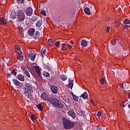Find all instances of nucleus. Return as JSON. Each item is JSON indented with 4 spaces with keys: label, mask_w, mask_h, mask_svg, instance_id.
<instances>
[{
    "label": "nucleus",
    "mask_w": 130,
    "mask_h": 130,
    "mask_svg": "<svg viewBox=\"0 0 130 130\" xmlns=\"http://www.w3.org/2000/svg\"><path fill=\"white\" fill-rule=\"evenodd\" d=\"M105 20L106 22H108V21H110V18L106 17Z\"/></svg>",
    "instance_id": "42"
},
{
    "label": "nucleus",
    "mask_w": 130,
    "mask_h": 130,
    "mask_svg": "<svg viewBox=\"0 0 130 130\" xmlns=\"http://www.w3.org/2000/svg\"><path fill=\"white\" fill-rule=\"evenodd\" d=\"M81 45L83 46V47H86L87 46V41L85 40H83L81 41Z\"/></svg>",
    "instance_id": "20"
},
{
    "label": "nucleus",
    "mask_w": 130,
    "mask_h": 130,
    "mask_svg": "<svg viewBox=\"0 0 130 130\" xmlns=\"http://www.w3.org/2000/svg\"><path fill=\"white\" fill-rule=\"evenodd\" d=\"M124 24H126V25H128L130 23V21L129 20L127 19H125L124 21L123 22Z\"/></svg>",
    "instance_id": "28"
},
{
    "label": "nucleus",
    "mask_w": 130,
    "mask_h": 130,
    "mask_svg": "<svg viewBox=\"0 0 130 130\" xmlns=\"http://www.w3.org/2000/svg\"><path fill=\"white\" fill-rule=\"evenodd\" d=\"M37 20H38V17L37 16H32L31 18V21L32 22H36Z\"/></svg>",
    "instance_id": "26"
},
{
    "label": "nucleus",
    "mask_w": 130,
    "mask_h": 130,
    "mask_svg": "<svg viewBox=\"0 0 130 130\" xmlns=\"http://www.w3.org/2000/svg\"><path fill=\"white\" fill-rule=\"evenodd\" d=\"M14 48L15 52H16L17 54L22 53V51H21V48H20V47L18 46H15Z\"/></svg>",
    "instance_id": "11"
},
{
    "label": "nucleus",
    "mask_w": 130,
    "mask_h": 130,
    "mask_svg": "<svg viewBox=\"0 0 130 130\" xmlns=\"http://www.w3.org/2000/svg\"><path fill=\"white\" fill-rule=\"evenodd\" d=\"M115 24V25H118V26H119L120 25H121V22H120V21H116Z\"/></svg>",
    "instance_id": "34"
},
{
    "label": "nucleus",
    "mask_w": 130,
    "mask_h": 130,
    "mask_svg": "<svg viewBox=\"0 0 130 130\" xmlns=\"http://www.w3.org/2000/svg\"><path fill=\"white\" fill-rule=\"evenodd\" d=\"M23 94L25 96H29L30 94H32L33 92V86L31 83H27L25 82V86L23 88Z\"/></svg>",
    "instance_id": "2"
},
{
    "label": "nucleus",
    "mask_w": 130,
    "mask_h": 130,
    "mask_svg": "<svg viewBox=\"0 0 130 130\" xmlns=\"http://www.w3.org/2000/svg\"><path fill=\"white\" fill-rule=\"evenodd\" d=\"M102 114V113H101V112L99 111V112H98V114H97V116H98V117H99V118L101 117Z\"/></svg>",
    "instance_id": "35"
},
{
    "label": "nucleus",
    "mask_w": 130,
    "mask_h": 130,
    "mask_svg": "<svg viewBox=\"0 0 130 130\" xmlns=\"http://www.w3.org/2000/svg\"><path fill=\"white\" fill-rule=\"evenodd\" d=\"M16 17H17V15H16V13H15V12H13L11 13L10 18L11 19H12V20H15Z\"/></svg>",
    "instance_id": "17"
},
{
    "label": "nucleus",
    "mask_w": 130,
    "mask_h": 130,
    "mask_svg": "<svg viewBox=\"0 0 130 130\" xmlns=\"http://www.w3.org/2000/svg\"><path fill=\"white\" fill-rule=\"evenodd\" d=\"M51 91L53 94H57L58 92V88L55 85H52L50 86Z\"/></svg>",
    "instance_id": "5"
},
{
    "label": "nucleus",
    "mask_w": 130,
    "mask_h": 130,
    "mask_svg": "<svg viewBox=\"0 0 130 130\" xmlns=\"http://www.w3.org/2000/svg\"><path fill=\"white\" fill-rule=\"evenodd\" d=\"M45 53H46V49H44L43 51L41 52V56L43 57V54H45Z\"/></svg>",
    "instance_id": "32"
},
{
    "label": "nucleus",
    "mask_w": 130,
    "mask_h": 130,
    "mask_svg": "<svg viewBox=\"0 0 130 130\" xmlns=\"http://www.w3.org/2000/svg\"><path fill=\"white\" fill-rule=\"evenodd\" d=\"M8 23V20L5 18L2 17L0 18V24L1 25H6Z\"/></svg>",
    "instance_id": "10"
},
{
    "label": "nucleus",
    "mask_w": 130,
    "mask_h": 130,
    "mask_svg": "<svg viewBox=\"0 0 130 130\" xmlns=\"http://www.w3.org/2000/svg\"><path fill=\"white\" fill-rule=\"evenodd\" d=\"M17 17L20 22L24 21V20H25V18H26L25 12H24L23 10H21L17 11Z\"/></svg>",
    "instance_id": "4"
},
{
    "label": "nucleus",
    "mask_w": 130,
    "mask_h": 130,
    "mask_svg": "<svg viewBox=\"0 0 130 130\" xmlns=\"http://www.w3.org/2000/svg\"><path fill=\"white\" fill-rule=\"evenodd\" d=\"M100 83H101V85H104V84H105V80H104V78L101 79Z\"/></svg>",
    "instance_id": "31"
},
{
    "label": "nucleus",
    "mask_w": 130,
    "mask_h": 130,
    "mask_svg": "<svg viewBox=\"0 0 130 130\" xmlns=\"http://www.w3.org/2000/svg\"><path fill=\"white\" fill-rule=\"evenodd\" d=\"M91 102L92 103V104L93 103V102H94V101H93V100H91Z\"/></svg>",
    "instance_id": "49"
},
{
    "label": "nucleus",
    "mask_w": 130,
    "mask_h": 130,
    "mask_svg": "<svg viewBox=\"0 0 130 130\" xmlns=\"http://www.w3.org/2000/svg\"><path fill=\"white\" fill-rule=\"evenodd\" d=\"M43 76L46 77L47 78H49L50 74L47 72H44L43 73Z\"/></svg>",
    "instance_id": "23"
},
{
    "label": "nucleus",
    "mask_w": 130,
    "mask_h": 130,
    "mask_svg": "<svg viewBox=\"0 0 130 130\" xmlns=\"http://www.w3.org/2000/svg\"><path fill=\"white\" fill-rule=\"evenodd\" d=\"M109 31H110V27L108 26L106 28V32H107L108 33V32H109Z\"/></svg>",
    "instance_id": "40"
},
{
    "label": "nucleus",
    "mask_w": 130,
    "mask_h": 130,
    "mask_svg": "<svg viewBox=\"0 0 130 130\" xmlns=\"http://www.w3.org/2000/svg\"><path fill=\"white\" fill-rule=\"evenodd\" d=\"M41 98L43 99V100H47L48 101L54 105V106H56V107H58V108H63V104L61 103V102L59 101L58 99L53 98H50L48 99V95L47 93L44 92L41 95Z\"/></svg>",
    "instance_id": "1"
},
{
    "label": "nucleus",
    "mask_w": 130,
    "mask_h": 130,
    "mask_svg": "<svg viewBox=\"0 0 130 130\" xmlns=\"http://www.w3.org/2000/svg\"><path fill=\"white\" fill-rule=\"evenodd\" d=\"M97 130H101V129L99 128V129H98Z\"/></svg>",
    "instance_id": "51"
},
{
    "label": "nucleus",
    "mask_w": 130,
    "mask_h": 130,
    "mask_svg": "<svg viewBox=\"0 0 130 130\" xmlns=\"http://www.w3.org/2000/svg\"><path fill=\"white\" fill-rule=\"evenodd\" d=\"M80 97H82L83 99H88V93L87 92L85 91L84 93H83Z\"/></svg>",
    "instance_id": "18"
},
{
    "label": "nucleus",
    "mask_w": 130,
    "mask_h": 130,
    "mask_svg": "<svg viewBox=\"0 0 130 130\" xmlns=\"http://www.w3.org/2000/svg\"><path fill=\"white\" fill-rule=\"evenodd\" d=\"M17 79L21 82H24V81H25V76L22 74H19L17 75Z\"/></svg>",
    "instance_id": "9"
},
{
    "label": "nucleus",
    "mask_w": 130,
    "mask_h": 130,
    "mask_svg": "<svg viewBox=\"0 0 130 130\" xmlns=\"http://www.w3.org/2000/svg\"><path fill=\"white\" fill-rule=\"evenodd\" d=\"M116 41V40H115V39H114V40H113V41L111 42L112 44H115Z\"/></svg>",
    "instance_id": "44"
},
{
    "label": "nucleus",
    "mask_w": 130,
    "mask_h": 130,
    "mask_svg": "<svg viewBox=\"0 0 130 130\" xmlns=\"http://www.w3.org/2000/svg\"><path fill=\"white\" fill-rule=\"evenodd\" d=\"M120 106H122V107H124V103L121 102L120 103Z\"/></svg>",
    "instance_id": "41"
},
{
    "label": "nucleus",
    "mask_w": 130,
    "mask_h": 130,
    "mask_svg": "<svg viewBox=\"0 0 130 130\" xmlns=\"http://www.w3.org/2000/svg\"><path fill=\"white\" fill-rule=\"evenodd\" d=\"M66 45H67V44L63 43L62 45V47H66Z\"/></svg>",
    "instance_id": "46"
},
{
    "label": "nucleus",
    "mask_w": 130,
    "mask_h": 130,
    "mask_svg": "<svg viewBox=\"0 0 130 130\" xmlns=\"http://www.w3.org/2000/svg\"><path fill=\"white\" fill-rule=\"evenodd\" d=\"M17 58L19 60H20V61H22V60L24 59V55L22 53L17 54Z\"/></svg>",
    "instance_id": "13"
},
{
    "label": "nucleus",
    "mask_w": 130,
    "mask_h": 130,
    "mask_svg": "<svg viewBox=\"0 0 130 130\" xmlns=\"http://www.w3.org/2000/svg\"><path fill=\"white\" fill-rule=\"evenodd\" d=\"M128 28H129V25H125L123 26V28L125 29L126 30H127V29H128Z\"/></svg>",
    "instance_id": "38"
},
{
    "label": "nucleus",
    "mask_w": 130,
    "mask_h": 130,
    "mask_svg": "<svg viewBox=\"0 0 130 130\" xmlns=\"http://www.w3.org/2000/svg\"><path fill=\"white\" fill-rule=\"evenodd\" d=\"M68 114L69 116L72 117V118H73V119H75L76 118V113L74 111V110H71L68 112Z\"/></svg>",
    "instance_id": "8"
},
{
    "label": "nucleus",
    "mask_w": 130,
    "mask_h": 130,
    "mask_svg": "<svg viewBox=\"0 0 130 130\" xmlns=\"http://www.w3.org/2000/svg\"><path fill=\"white\" fill-rule=\"evenodd\" d=\"M68 47L69 49H71L72 48V46L70 44H68Z\"/></svg>",
    "instance_id": "45"
},
{
    "label": "nucleus",
    "mask_w": 130,
    "mask_h": 130,
    "mask_svg": "<svg viewBox=\"0 0 130 130\" xmlns=\"http://www.w3.org/2000/svg\"><path fill=\"white\" fill-rule=\"evenodd\" d=\"M35 32V29L34 28H30L28 31V34L30 36H33V35H34Z\"/></svg>",
    "instance_id": "12"
},
{
    "label": "nucleus",
    "mask_w": 130,
    "mask_h": 130,
    "mask_svg": "<svg viewBox=\"0 0 130 130\" xmlns=\"http://www.w3.org/2000/svg\"><path fill=\"white\" fill-rule=\"evenodd\" d=\"M84 12L86 15H90L91 14V12H90V9H89L88 7H86L84 9Z\"/></svg>",
    "instance_id": "19"
},
{
    "label": "nucleus",
    "mask_w": 130,
    "mask_h": 130,
    "mask_svg": "<svg viewBox=\"0 0 130 130\" xmlns=\"http://www.w3.org/2000/svg\"><path fill=\"white\" fill-rule=\"evenodd\" d=\"M25 14L26 16H31L32 14H33V9H32V8L28 7V8H27L25 11Z\"/></svg>",
    "instance_id": "7"
},
{
    "label": "nucleus",
    "mask_w": 130,
    "mask_h": 130,
    "mask_svg": "<svg viewBox=\"0 0 130 130\" xmlns=\"http://www.w3.org/2000/svg\"><path fill=\"white\" fill-rule=\"evenodd\" d=\"M61 49L63 51H67V50H68V48L66 47H62Z\"/></svg>",
    "instance_id": "37"
},
{
    "label": "nucleus",
    "mask_w": 130,
    "mask_h": 130,
    "mask_svg": "<svg viewBox=\"0 0 130 130\" xmlns=\"http://www.w3.org/2000/svg\"><path fill=\"white\" fill-rule=\"evenodd\" d=\"M59 44H60V42H59V41H57L55 43V45L56 47H57V48H58L59 47Z\"/></svg>",
    "instance_id": "30"
},
{
    "label": "nucleus",
    "mask_w": 130,
    "mask_h": 130,
    "mask_svg": "<svg viewBox=\"0 0 130 130\" xmlns=\"http://www.w3.org/2000/svg\"><path fill=\"white\" fill-rule=\"evenodd\" d=\"M48 42L49 43V44H51V43H52L53 41L52 39H50L48 40Z\"/></svg>",
    "instance_id": "39"
},
{
    "label": "nucleus",
    "mask_w": 130,
    "mask_h": 130,
    "mask_svg": "<svg viewBox=\"0 0 130 130\" xmlns=\"http://www.w3.org/2000/svg\"><path fill=\"white\" fill-rule=\"evenodd\" d=\"M92 105L93 106H96V104H95V103H94V102H92Z\"/></svg>",
    "instance_id": "47"
},
{
    "label": "nucleus",
    "mask_w": 130,
    "mask_h": 130,
    "mask_svg": "<svg viewBox=\"0 0 130 130\" xmlns=\"http://www.w3.org/2000/svg\"><path fill=\"white\" fill-rule=\"evenodd\" d=\"M24 74L25 75V76H26V77L27 78H30V74L29 73V72H28V71L25 70L24 71Z\"/></svg>",
    "instance_id": "27"
},
{
    "label": "nucleus",
    "mask_w": 130,
    "mask_h": 130,
    "mask_svg": "<svg viewBox=\"0 0 130 130\" xmlns=\"http://www.w3.org/2000/svg\"><path fill=\"white\" fill-rule=\"evenodd\" d=\"M8 76H9V74H8Z\"/></svg>",
    "instance_id": "52"
},
{
    "label": "nucleus",
    "mask_w": 130,
    "mask_h": 130,
    "mask_svg": "<svg viewBox=\"0 0 130 130\" xmlns=\"http://www.w3.org/2000/svg\"><path fill=\"white\" fill-rule=\"evenodd\" d=\"M29 57L32 61H34V60H35V57H36V55L34 54V53H32L29 54Z\"/></svg>",
    "instance_id": "14"
},
{
    "label": "nucleus",
    "mask_w": 130,
    "mask_h": 130,
    "mask_svg": "<svg viewBox=\"0 0 130 130\" xmlns=\"http://www.w3.org/2000/svg\"><path fill=\"white\" fill-rule=\"evenodd\" d=\"M13 84H14V85H15L16 87H18L20 85V81H19L17 79H13Z\"/></svg>",
    "instance_id": "15"
},
{
    "label": "nucleus",
    "mask_w": 130,
    "mask_h": 130,
    "mask_svg": "<svg viewBox=\"0 0 130 130\" xmlns=\"http://www.w3.org/2000/svg\"><path fill=\"white\" fill-rule=\"evenodd\" d=\"M37 107H38L39 110H40L41 111L43 109V107H42V105L40 104H38L37 105Z\"/></svg>",
    "instance_id": "24"
},
{
    "label": "nucleus",
    "mask_w": 130,
    "mask_h": 130,
    "mask_svg": "<svg viewBox=\"0 0 130 130\" xmlns=\"http://www.w3.org/2000/svg\"><path fill=\"white\" fill-rule=\"evenodd\" d=\"M72 96L74 101H76V102H78L79 101V96H77V95H75L74 93H72Z\"/></svg>",
    "instance_id": "22"
},
{
    "label": "nucleus",
    "mask_w": 130,
    "mask_h": 130,
    "mask_svg": "<svg viewBox=\"0 0 130 130\" xmlns=\"http://www.w3.org/2000/svg\"><path fill=\"white\" fill-rule=\"evenodd\" d=\"M30 119L32 120V121H34L36 120V117H35V115L34 114H31L30 116Z\"/></svg>",
    "instance_id": "25"
},
{
    "label": "nucleus",
    "mask_w": 130,
    "mask_h": 130,
    "mask_svg": "<svg viewBox=\"0 0 130 130\" xmlns=\"http://www.w3.org/2000/svg\"><path fill=\"white\" fill-rule=\"evenodd\" d=\"M69 86L70 89H73L74 86V80H69Z\"/></svg>",
    "instance_id": "16"
},
{
    "label": "nucleus",
    "mask_w": 130,
    "mask_h": 130,
    "mask_svg": "<svg viewBox=\"0 0 130 130\" xmlns=\"http://www.w3.org/2000/svg\"><path fill=\"white\" fill-rule=\"evenodd\" d=\"M91 70H92V71H94V68H92Z\"/></svg>",
    "instance_id": "50"
},
{
    "label": "nucleus",
    "mask_w": 130,
    "mask_h": 130,
    "mask_svg": "<svg viewBox=\"0 0 130 130\" xmlns=\"http://www.w3.org/2000/svg\"><path fill=\"white\" fill-rule=\"evenodd\" d=\"M70 43H71V44H74V42H73L72 41H70Z\"/></svg>",
    "instance_id": "48"
},
{
    "label": "nucleus",
    "mask_w": 130,
    "mask_h": 130,
    "mask_svg": "<svg viewBox=\"0 0 130 130\" xmlns=\"http://www.w3.org/2000/svg\"><path fill=\"white\" fill-rule=\"evenodd\" d=\"M11 74H12L13 76H17V71H16V69H13L11 72Z\"/></svg>",
    "instance_id": "29"
},
{
    "label": "nucleus",
    "mask_w": 130,
    "mask_h": 130,
    "mask_svg": "<svg viewBox=\"0 0 130 130\" xmlns=\"http://www.w3.org/2000/svg\"><path fill=\"white\" fill-rule=\"evenodd\" d=\"M41 14H42V15H43V16H46V12H45L44 10H42L41 11Z\"/></svg>",
    "instance_id": "36"
},
{
    "label": "nucleus",
    "mask_w": 130,
    "mask_h": 130,
    "mask_svg": "<svg viewBox=\"0 0 130 130\" xmlns=\"http://www.w3.org/2000/svg\"><path fill=\"white\" fill-rule=\"evenodd\" d=\"M63 125L66 129H71L75 127V123L74 122L68 120V119L63 117L62 120Z\"/></svg>",
    "instance_id": "3"
},
{
    "label": "nucleus",
    "mask_w": 130,
    "mask_h": 130,
    "mask_svg": "<svg viewBox=\"0 0 130 130\" xmlns=\"http://www.w3.org/2000/svg\"><path fill=\"white\" fill-rule=\"evenodd\" d=\"M34 69L38 76H39V77H41V70H40V68L37 66H35L34 67Z\"/></svg>",
    "instance_id": "6"
},
{
    "label": "nucleus",
    "mask_w": 130,
    "mask_h": 130,
    "mask_svg": "<svg viewBox=\"0 0 130 130\" xmlns=\"http://www.w3.org/2000/svg\"><path fill=\"white\" fill-rule=\"evenodd\" d=\"M43 23V21L42 20H39L36 24V27H40L41 25Z\"/></svg>",
    "instance_id": "21"
},
{
    "label": "nucleus",
    "mask_w": 130,
    "mask_h": 130,
    "mask_svg": "<svg viewBox=\"0 0 130 130\" xmlns=\"http://www.w3.org/2000/svg\"><path fill=\"white\" fill-rule=\"evenodd\" d=\"M61 79L62 81H66L67 80V77L64 75L61 76Z\"/></svg>",
    "instance_id": "33"
},
{
    "label": "nucleus",
    "mask_w": 130,
    "mask_h": 130,
    "mask_svg": "<svg viewBox=\"0 0 130 130\" xmlns=\"http://www.w3.org/2000/svg\"><path fill=\"white\" fill-rule=\"evenodd\" d=\"M18 3H19V4H22V3H24V0H17Z\"/></svg>",
    "instance_id": "43"
}]
</instances>
